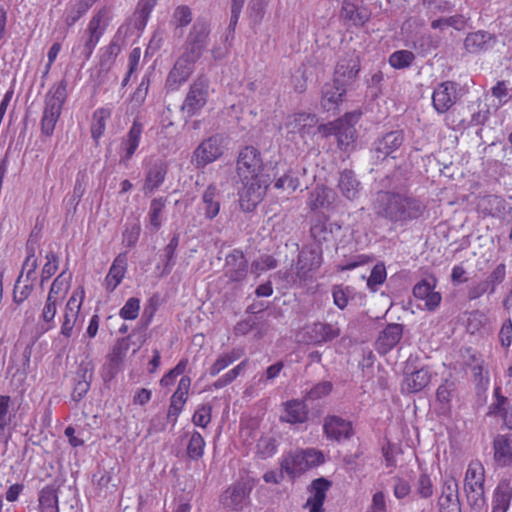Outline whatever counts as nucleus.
Instances as JSON below:
<instances>
[{
    "instance_id": "nucleus-1",
    "label": "nucleus",
    "mask_w": 512,
    "mask_h": 512,
    "mask_svg": "<svg viewBox=\"0 0 512 512\" xmlns=\"http://www.w3.org/2000/svg\"><path fill=\"white\" fill-rule=\"evenodd\" d=\"M425 211L423 203L411 196L387 192L381 200L378 214L393 223L418 219Z\"/></svg>"
},
{
    "instance_id": "nucleus-2",
    "label": "nucleus",
    "mask_w": 512,
    "mask_h": 512,
    "mask_svg": "<svg viewBox=\"0 0 512 512\" xmlns=\"http://www.w3.org/2000/svg\"><path fill=\"white\" fill-rule=\"evenodd\" d=\"M66 100L67 81L62 79L54 83L45 95L43 114L40 121L41 133L43 135L47 137L53 135Z\"/></svg>"
},
{
    "instance_id": "nucleus-3",
    "label": "nucleus",
    "mask_w": 512,
    "mask_h": 512,
    "mask_svg": "<svg viewBox=\"0 0 512 512\" xmlns=\"http://www.w3.org/2000/svg\"><path fill=\"white\" fill-rule=\"evenodd\" d=\"M84 299L85 289L81 285L73 290L62 310L61 316L59 318V334L66 340H69L76 331L82 328L85 319V315L81 311Z\"/></svg>"
},
{
    "instance_id": "nucleus-4",
    "label": "nucleus",
    "mask_w": 512,
    "mask_h": 512,
    "mask_svg": "<svg viewBox=\"0 0 512 512\" xmlns=\"http://www.w3.org/2000/svg\"><path fill=\"white\" fill-rule=\"evenodd\" d=\"M324 462V455L321 451L313 448L299 449L283 455L280 467L291 478H295L311 468L317 467Z\"/></svg>"
},
{
    "instance_id": "nucleus-5",
    "label": "nucleus",
    "mask_w": 512,
    "mask_h": 512,
    "mask_svg": "<svg viewBox=\"0 0 512 512\" xmlns=\"http://www.w3.org/2000/svg\"><path fill=\"white\" fill-rule=\"evenodd\" d=\"M485 469L479 460L468 464L464 477V491L472 509L480 510L485 504Z\"/></svg>"
},
{
    "instance_id": "nucleus-6",
    "label": "nucleus",
    "mask_w": 512,
    "mask_h": 512,
    "mask_svg": "<svg viewBox=\"0 0 512 512\" xmlns=\"http://www.w3.org/2000/svg\"><path fill=\"white\" fill-rule=\"evenodd\" d=\"M239 206L244 212H252L264 199L269 188L268 176L239 178Z\"/></svg>"
},
{
    "instance_id": "nucleus-7",
    "label": "nucleus",
    "mask_w": 512,
    "mask_h": 512,
    "mask_svg": "<svg viewBox=\"0 0 512 512\" xmlns=\"http://www.w3.org/2000/svg\"><path fill=\"white\" fill-rule=\"evenodd\" d=\"M209 79L204 76H198L189 86L188 92L181 105V112L188 118L200 114L206 106L209 98Z\"/></svg>"
},
{
    "instance_id": "nucleus-8",
    "label": "nucleus",
    "mask_w": 512,
    "mask_h": 512,
    "mask_svg": "<svg viewBox=\"0 0 512 512\" xmlns=\"http://www.w3.org/2000/svg\"><path fill=\"white\" fill-rule=\"evenodd\" d=\"M226 145V138L221 134H214L204 139L193 151L192 163L197 169L205 168L224 155Z\"/></svg>"
},
{
    "instance_id": "nucleus-9",
    "label": "nucleus",
    "mask_w": 512,
    "mask_h": 512,
    "mask_svg": "<svg viewBox=\"0 0 512 512\" xmlns=\"http://www.w3.org/2000/svg\"><path fill=\"white\" fill-rule=\"evenodd\" d=\"M265 164L261 152L252 145L242 147L236 158L238 178L264 176Z\"/></svg>"
},
{
    "instance_id": "nucleus-10",
    "label": "nucleus",
    "mask_w": 512,
    "mask_h": 512,
    "mask_svg": "<svg viewBox=\"0 0 512 512\" xmlns=\"http://www.w3.org/2000/svg\"><path fill=\"white\" fill-rule=\"evenodd\" d=\"M254 485L253 478L249 476L241 478L225 490L222 496L223 505L231 510L241 511L248 503Z\"/></svg>"
},
{
    "instance_id": "nucleus-11",
    "label": "nucleus",
    "mask_w": 512,
    "mask_h": 512,
    "mask_svg": "<svg viewBox=\"0 0 512 512\" xmlns=\"http://www.w3.org/2000/svg\"><path fill=\"white\" fill-rule=\"evenodd\" d=\"M362 116L360 110L347 112L337 119L336 139L337 146L342 151H348L356 141L357 131L355 125Z\"/></svg>"
},
{
    "instance_id": "nucleus-12",
    "label": "nucleus",
    "mask_w": 512,
    "mask_h": 512,
    "mask_svg": "<svg viewBox=\"0 0 512 512\" xmlns=\"http://www.w3.org/2000/svg\"><path fill=\"white\" fill-rule=\"evenodd\" d=\"M323 263V251L320 246L304 247L297 257L296 276L303 281L312 278Z\"/></svg>"
},
{
    "instance_id": "nucleus-13",
    "label": "nucleus",
    "mask_w": 512,
    "mask_h": 512,
    "mask_svg": "<svg viewBox=\"0 0 512 512\" xmlns=\"http://www.w3.org/2000/svg\"><path fill=\"white\" fill-rule=\"evenodd\" d=\"M144 131V125L139 117H136L127 133L121 139L118 154L119 162L127 164L137 151Z\"/></svg>"
},
{
    "instance_id": "nucleus-14",
    "label": "nucleus",
    "mask_w": 512,
    "mask_h": 512,
    "mask_svg": "<svg viewBox=\"0 0 512 512\" xmlns=\"http://www.w3.org/2000/svg\"><path fill=\"white\" fill-rule=\"evenodd\" d=\"M496 42L497 38L494 34L485 30H477L466 35L463 47L469 54H480L492 49Z\"/></svg>"
},
{
    "instance_id": "nucleus-15",
    "label": "nucleus",
    "mask_w": 512,
    "mask_h": 512,
    "mask_svg": "<svg viewBox=\"0 0 512 512\" xmlns=\"http://www.w3.org/2000/svg\"><path fill=\"white\" fill-rule=\"evenodd\" d=\"M456 84L452 81L440 83L432 93V105L438 113H446L456 102Z\"/></svg>"
},
{
    "instance_id": "nucleus-16",
    "label": "nucleus",
    "mask_w": 512,
    "mask_h": 512,
    "mask_svg": "<svg viewBox=\"0 0 512 512\" xmlns=\"http://www.w3.org/2000/svg\"><path fill=\"white\" fill-rule=\"evenodd\" d=\"M359 72L360 59L358 56L348 55L342 57L335 66L333 81L347 86L357 78Z\"/></svg>"
},
{
    "instance_id": "nucleus-17",
    "label": "nucleus",
    "mask_w": 512,
    "mask_h": 512,
    "mask_svg": "<svg viewBox=\"0 0 512 512\" xmlns=\"http://www.w3.org/2000/svg\"><path fill=\"white\" fill-rule=\"evenodd\" d=\"M190 386L191 378L189 376H182L176 391L171 396L167 418L174 424L177 422V419L182 413L183 408L188 400Z\"/></svg>"
},
{
    "instance_id": "nucleus-18",
    "label": "nucleus",
    "mask_w": 512,
    "mask_h": 512,
    "mask_svg": "<svg viewBox=\"0 0 512 512\" xmlns=\"http://www.w3.org/2000/svg\"><path fill=\"white\" fill-rule=\"evenodd\" d=\"M403 325L398 323L388 324L379 334L375 349L380 355L389 353L402 339Z\"/></svg>"
},
{
    "instance_id": "nucleus-19",
    "label": "nucleus",
    "mask_w": 512,
    "mask_h": 512,
    "mask_svg": "<svg viewBox=\"0 0 512 512\" xmlns=\"http://www.w3.org/2000/svg\"><path fill=\"white\" fill-rule=\"evenodd\" d=\"M433 373L429 366H423L412 372H405L402 390L408 393H418L424 390L432 381Z\"/></svg>"
},
{
    "instance_id": "nucleus-20",
    "label": "nucleus",
    "mask_w": 512,
    "mask_h": 512,
    "mask_svg": "<svg viewBox=\"0 0 512 512\" xmlns=\"http://www.w3.org/2000/svg\"><path fill=\"white\" fill-rule=\"evenodd\" d=\"M346 86L343 83H326L322 89L321 107L323 110L330 112H337L340 104L344 101L346 96Z\"/></svg>"
},
{
    "instance_id": "nucleus-21",
    "label": "nucleus",
    "mask_w": 512,
    "mask_h": 512,
    "mask_svg": "<svg viewBox=\"0 0 512 512\" xmlns=\"http://www.w3.org/2000/svg\"><path fill=\"white\" fill-rule=\"evenodd\" d=\"M324 433L331 440L341 441L353 435L352 422L339 416H327L323 425Z\"/></svg>"
},
{
    "instance_id": "nucleus-22",
    "label": "nucleus",
    "mask_w": 512,
    "mask_h": 512,
    "mask_svg": "<svg viewBox=\"0 0 512 512\" xmlns=\"http://www.w3.org/2000/svg\"><path fill=\"white\" fill-rule=\"evenodd\" d=\"M167 173L168 164L166 162L157 160L150 164L146 170L143 192L147 195L160 188L166 179Z\"/></svg>"
},
{
    "instance_id": "nucleus-23",
    "label": "nucleus",
    "mask_w": 512,
    "mask_h": 512,
    "mask_svg": "<svg viewBox=\"0 0 512 512\" xmlns=\"http://www.w3.org/2000/svg\"><path fill=\"white\" fill-rule=\"evenodd\" d=\"M199 209L207 220L215 219L220 213L221 195L215 184L208 185L204 190Z\"/></svg>"
},
{
    "instance_id": "nucleus-24",
    "label": "nucleus",
    "mask_w": 512,
    "mask_h": 512,
    "mask_svg": "<svg viewBox=\"0 0 512 512\" xmlns=\"http://www.w3.org/2000/svg\"><path fill=\"white\" fill-rule=\"evenodd\" d=\"M330 486L331 482L322 477L312 481L309 487L311 495L305 504L309 512H324L323 504Z\"/></svg>"
},
{
    "instance_id": "nucleus-25",
    "label": "nucleus",
    "mask_w": 512,
    "mask_h": 512,
    "mask_svg": "<svg viewBox=\"0 0 512 512\" xmlns=\"http://www.w3.org/2000/svg\"><path fill=\"white\" fill-rule=\"evenodd\" d=\"M336 200L335 192L324 184H317L309 193L307 206L311 211L329 209Z\"/></svg>"
},
{
    "instance_id": "nucleus-26",
    "label": "nucleus",
    "mask_w": 512,
    "mask_h": 512,
    "mask_svg": "<svg viewBox=\"0 0 512 512\" xmlns=\"http://www.w3.org/2000/svg\"><path fill=\"white\" fill-rule=\"evenodd\" d=\"M248 272V261L242 252L234 251L226 257L225 275L232 282L242 281Z\"/></svg>"
},
{
    "instance_id": "nucleus-27",
    "label": "nucleus",
    "mask_w": 512,
    "mask_h": 512,
    "mask_svg": "<svg viewBox=\"0 0 512 512\" xmlns=\"http://www.w3.org/2000/svg\"><path fill=\"white\" fill-rule=\"evenodd\" d=\"M308 413V407L304 401L293 399L283 404L280 420L290 424H301L307 421Z\"/></svg>"
},
{
    "instance_id": "nucleus-28",
    "label": "nucleus",
    "mask_w": 512,
    "mask_h": 512,
    "mask_svg": "<svg viewBox=\"0 0 512 512\" xmlns=\"http://www.w3.org/2000/svg\"><path fill=\"white\" fill-rule=\"evenodd\" d=\"M127 272V258L125 254L115 257L105 277L104 287L107 292H113L123 281Z\"/></svg>"
},
{
    "instance_id": "nucleus-29",
    "label": "nucleus",
    "mask_w": 512,
    "mask_h": 512,
    "mask_svg": "<svg viewBox=\"0 0 512 512\" xmlns=\"http://www.w3.org/2000/svg\"><path fill=\"white\" fill-rule=\"evenodd\" d=\"M130 349V340L128 337L120 338L113 345L112 349L107 355V369L109 370V377L113 378L119 371L128 351Z\"/></svg>"
},
{
    "instance_id": "nucleus-30",
    "label": "nucleus",
    "mask_w": 512,
    "mask_h": 512,
    "mask_svg": "<svg viewBox=\"0 0 512 512\" xmlns=\"http://www.w3.org/2000/svg\"><path fill=\"white\" fill-rule=\"evenodd\" d=\"M318 119L315 114L299 112L288 116L285 126L290 133H298L302 136L310 133V129L316 126Z\"/></svg>"
},
{
    "instance_id": "nucleus-31",
    "label": "nucleus",
    "mask_w": 512,
    "mask_h": 512,
    "mask_svg": "<svg viewBox=\"0 0 512 512\" xmlns=\"http://www.w3.org/2000/svg\"><path fill=\"white\" fill-rule=\"evenodd\" d=\"M195 63L180 56L175 62L173 68L168 74L167 84L172 88L176 89L183 83H185L190 75L193 73Z\"/></svg>"
},
{
    "instance_id": "nucleus-32",
    "label": "nucleus",
    "mask_w": 512,
    "mask_h": 512,
    "mask_svg": "<svg viewBox=\"0 0 512 512\" xmlns=\"http://www.w3.org/2000/svg\"><path fill=\"white\" fill-rule=\"evenodd\" d=\"M341 17L350 21L356 27H362L370 20L371 13L365 7H360L352 1L344 0L341 7Z\"/></svg>"
},
{
    "instance_id": "nucleus-33",
    "label": "nucleus",
    "mask_w": 512,
    "mask_h": 512,
    "mask_svg": "<svg viewBox=\"0 0 512 512\" xmlns=\"http://www.w3.org/2000/svg\"><path fill=\"white\" fill-rule=\"evenodd\" d=\"M494 459L505 467L512 464V434L498 435L493 442Z\"/></svg>"
},
{
    "instance_id": "nucleus-34",
    "label": "nucleus",
    "mask_w": 512,
    "mask_h": 512,
    "mask_svg": "<svg viewBox=\"0 0 512 512\" xmlns=\"http://www.w3.org/2000/svg\"><path fill=\"white\" fill-rule=\"evenodd\" d=\"M60 304V302L46 297L44 303L41 305L37 324L43 332H48L56 326L55 318Z\"/></svg>"
},
{
    "instance_id": "nucleus-35",
    "label": "nucleus",
    "mask_w": 512,
    "mask_h": 512,
    "mask_svg": "<svg viewBox=\"0 0 512 512\" xmlns=\"http://www.w3.org/2000/svg\"><path fill=\"white\" fill-rule=\"evenodd\" d=\"M337 186L342 196L348 200H355L360 194V182L357 180L352 170L344 169L340 172Z\"/></svg>"
},
{
    "instance_id": "nucleus-36",
    "label": "nucleus",
    "mask_w": 512,
    "mask_h": 512,
    "mask_svg": "<svg viewBox=\"0 0 512 512\" xmlns=\"http://www.w3.org/2000/svg\"><path fill=\"white\" fill-rule=\"evenodd\" d=\"M309 340L313 344H322L332 341L340 335V329L330 323H314L308 331Z\"/></svg>"
},
{
    "instance_id": "nucleus-37",
    "label": "nucleus",
    "mask_w": 512,
    "mask_h": 512,
    "mask_svg": "<svg viewBox=\"0 0 512 512\" xmlns=\"http://www.w3.org/2000/svg\"><path fill=\"white\" fill-rule=\"evenodd\" d=\"M512 500V486L509 480H502L496 486L492 498L491 512H507Z\"/></svg>"
},
{
    "instance_id": "nucleus-38",
    "label": "nucleus",
    "mask_w": 512,
    "mask_h": 512,
    "mask_svg": "<svg viewBox=\"0 0 512 512\" xmlns=\"http://www.w3.org/2000/svg\"><path fill=\"white\" fill-rule=\"evenodd\" d=\"M404 139L402 130L388 132L377 141L376 150L385 157L390 156L403 145Z\"/></svg>"
},
{
    "instance_id": "nucleus-39",
    "label": "nucleus",
    "mask_w": 512,
    "mask_h": 512,
    "mask_svg": "<svg viewBox=\"0 0 512 512\" xmlns=\"http://www.w3.org/2000/svg\"><path fill=\"white\" fill-rule=\"evenodd\" d=\"M39 512H59L58 487L47 484L38 495Z\"/></svg>"
},
{
    "instance_id": "nucleus-40",
    "label": "nucleus",
    "mask_w": 512,
    "mask_h": 512,
    "mask_svg": "<svg viewBox=\"0 0 512 512\" xmlns=\"http://www.w3.org/2000/svg\"><path fill=\"white\" fill-rule=\"evenodd\" d=\"M108 25V9L103 7L93 14L87 24L85 32L101 40L107 30Z\"/></svg>"
},
{
    "instance_id": "nucleus-41",
    "label": "nucleus",
    "mask_w": 512,
    "mask_h": 512,
    "mask_svg": "<svg viewBox=\"0 0 512 512\" xmlns=\"http://www.w3.org/2000/svg\"><path fill=\"white\" fill-rule=\"evenodd\" d=\"M100 39L84 32L79 41L72 47V54L83 61L90 60Z\"/></svg>"
},
{
    "instance_id": "nucleus-42",
    "label": "nucleus",
    "mask_w": 512,
    "mask_h": 512,
    "mask_svg": "<svg viewBox=\"0 0 512 512\" xmlns=\"http://www.w3.org/2000/svg\"><path fill=\"white\" fill-rule=\"evenodd\" d=\"M71 278L65 271L60 273L52 282L47 297L62 303L70 290Z\"/></svg>"
},
{
    "instance_id": "nucleus-43",
    "label": "nucleus",
    "mask_w": 512,
    "mask_h": 512,
    "mask_svg": "<svg viewBox=\"0 0 512 512\" xmlns=\"http://www.w3.org/2000/svg\"><path fill=\"white\" fill-rule=\"evenodd\" d=\"M112 115L111 109L100 107L93 112L91 123V136L98 144L100 138L104 135L106 130V122Z\"/></svg>"
},
{
    "instance_id": "nucleus-44",
    "label": "nucleus",
    "mask_w": 512,
    "mask_h": 512,
    "mask_svg": "<svg viewBox=\"0 0 512 512\" xmlns=\"http://www.w3.org/2000/svg\"><path fill=\"white\" fill-rule=\"evenodd\" d=\"M94 3L95 0H77L75 3L68 5L64 18L67 27L75 25Z\"/></svg>"
},
{
    "instance_id": "nucleus-45",
    "label": "nucleus",
    "mask_w": 512,
    "mask_h": 512,
    "mask_svg": "<svg viewBox=\"0 0 512 512\" xmlns=\"http://www.w3.org/2000/svg\"><path fill=\"white\" fill-rule=\"evenodd\" d=\"M244 354L240 348H234L230 352L220 354L209 368L210 376H217L235 361L239 360Z\"/></svg>"
},
{
    "instance_id": "nucleus-46",
    "label": "nucleus",
    "mask_w": 512,
    "mask_h": 512,
    "mask_svg": "<svg viewBox=\"0 0 512 512\" xmlns=\"http://www.w3.org/2000/svg\"><path fill=\"white\" fill-rule=\"evenodd\" d=\"M273 186L276 190L293 194L300 187L298 172L289 168L285 173L274 180Z\"/></svg>"
},
{
    "instance_id": "nucleus-47",
    "label": "nucleus",
    "mask_w": 512,
    "mask_h": 512,
    "mask_svg": "<svg viewBox=\"0 0 512 512\" xmlns=\"http://www.w3.org/2000/svg\"><path fill=\"white\" fill-rule=\"evenodd\" d=\"M430 26L434 30L443 31L448 27H452L457 31H462L467 26V19L465 16L457 14L449 17H441L432 20Z\"/></svg>"
},
{
    "instance_id": "nucleus-48",
    "label": "nucleus",
    "mask_w": 512,
    "mask_h": 512,
    "mask_svg": "<svg viewBox=\"0 0 512 512\" xmlns=\"http://www.w3.org/2000/svg\"><path fill=\"white\" fill-rule=\"evenodd\" d=\"M15 419V413L12 408L11 397L0 395V432L3 433L9 429Z\"/></svg>"
},
{
    "instance_id": "nucleus-49",
    "label": "nucleus",
    "mask_w": 512,
    "mask_h": 512,
    "mask_svg": "<svg viewBox=\"0 0 512 512\" xmlns=\"http://www.w3.org/2000/svg\"><path fill=\"white\" fill-rule=\"evenodd\" d=\"M210 33L209 23L205 21H196L192 26L187 41L206 48L207 38Z\"/></svg>"
},
{
    "instance_id": "nucleus-50",
    "label": "nucleus",
    "mask_w": 512,
    "mask_h": 512,
    "mask_svg": "<svg viewBox=\"0 0 512 512\" xmlns=\"http://www.w3.org/2000/svg\"><path fill=\"white\" fill-rule=\"evenodd\" d=\"M206 443L200 432L194 430L191 433L188 445L187 455L190 459L199 460L204 454Z\"/></svg>"
},
{
    "instance_id": "nucleus-51",
    "label": "nucleus",
    "mask_w": 512,
    "mask_h": 512,
    "mask_svg": "<svg viewBox=\"0 0 512 512\" xmlns=\"http://www.w3.org/2000/svg\"><path fill=\"white\" fill-rule=\"evenodd\" d=\"M415 60V55L409 50H397L388 59L389 65L397 70L408 68Z\"/></svg>"
},
{
    "instance_id": "nucleus-52",
    "label": "nucleus",
    "mask_w": 512,
    "mask_h": 512,
    "mask_svg": "<svg viewBox=\"0 0 512 512\" xmlns=\"http://www.w3.org/2000/svg\"><path fill=\"white\" fill-rule=\"evenodd\" d=\"M166 203L167 200L164 197L154 198L150 203L148 213L149 222L151 226L156 230H158L162 225L161 215L164 208L166 207Z\"/></svg>"
},
{
    "instance_id": "nucleus-53",
    "label": "nucleus",
    "mask_w": 512,
    "mask_h": 512,
    "mask_svg": "<svg viewBox=\"0 0 512 512\" xmlns=\"http://www.w3.org/2000/svg\"><path fill=\"white\" fill-rule=\"evenodd\" d=\"M33 282L34 280L22 278V275L18 277L13 290V300L16 303H22L30 296L34 288Z\"/></svg>"
},
{
    "instance_id": "nucleus-54",
    "label": "nucleus",
    "mask_w": 512,
    "mask_h": 512,
    "mask_svg": "<svg viewBox=\"0 0 512 512\" xmlns=\"http://www.w3.org/2000/svg\"><path fill=\"white\" fill-rule=\"evenodd\" d=\"M507 268L505 263H499L489 273L488 277L484 280L490 289V294L496 292L497 287L502 284L506 278Z\"/></svg>"
},
{
    "instance_id": "nucleus-55",
    "label": "nucleus",
    "mask_w": 512,
    "mask_h": 512,
    "mask_svg": "<svg viewBox=\"0 0 512 512\" xmlns=\"http://www.w3.org/2000/svg\"><path fill=\"white\" fill-rule=\"evenodd\" d=\"M211 420L212 406L210 404L199 405L192 415V423L201 428H206Z\"/></svg>"
},
{
    "instance_id": "nucleus-56",
    "label": "nucleus",
    "mask_w": 512,
    "mask_h": 512,
    "mask_svg": "<svg viewBox=\"0 0 512 512\" xmlns=\"http://www.w3.org/2000/svg\"><path fill=\"white\" fill-rule=\"evenodd\" d=\"M140 312V299L130 297L119 311V316L123 320H135Z\"/></svg>"
},
{
    "instance_id": "nucleus-57",
    "label": "nucleus",
    "mask_w": 512,
    "mask_h": 512,
    "mask_svg": "<svg viewBox=\"0 0 512 512\" xmlns=\"http://www.w3.org/2000/svg\"><path fill=\"white\" fill-rule=\"evenodd\" d=\"M439 498H459L458 481L452 474L444 476Z\"/></svg>"
},
{
    "instance_id": "nucleus-58",
    "label": "nucleus",
    "mask_w": 512,
    "mask_h": 512,
    "mask_svg": "<svg viewBox=\"0 0 512 512\" xmlns=\"http://www.w3.org/2000/svg\"><path fill=\"white\" fill-rule=\"evenodd\" d=\"M326 219H316L310 227V235L319 245L327 241L330 231L328 230Z\"/></svg>"
},
{
    "instance_id": "nucleus-59",
    "label": "nucleus",
    "mask_w": 512,
    "mask_h": 512,
    "mask_svg": "<svg viewBox=\"0 0 512 512\" xmlns=\"http://www.w3.org/2000/svg\"><path fill=\"white\" fill-rule=\"evenodd\" d=\"M350 294L351 290L348 286L340 284L332 287L333 302L340 310H344L348 306Z\"/></svg>"
},
{
    "instance_id": "nucleus-60",
    "label": "nucleus",
    "mask_w": 512,
    "mask_h": 512,
    "mask_svg": "<svg viewBox=\"0 0 512 512\" xmlns=\"http://www.w3.org/2000/svg\"><path fill=\"white\" fill-rule=\"evenodd\" d=\"M387 277L386 267L383 262H378L371 270L367 280V286L375 290V287L382 285Z\"/></svg>"
},
{
    "instance_id": "nucleus-61",
    "label": "nucleus",
    "mask_w": 512,
    "mask_h": 512,
    "mask_svg": "<svg viewBox=\"0 0 512 512\" xmlns=\"http://www.w3.org/2000/svg\"><path fill=\"white\" fill-rule=\"evenodd\" d=\"M416 490L417 494L424 499L430 498L433 495L434 486L428 474L422 473L419 475Z\"/></svg>"
},
{
    "instance_id": "nucleus-62",
    "label": "nucleus",
    "mask_w": 512,
    "mask_h": 512,
    "mask_svg": "<svg viewBox=\"0 0 512 512\" xmlns=\"http://www.w3.org/2000/svg\"><path fill=\"white\" fill-rule=\"evenodd\" d=\"M150 86V79L147 76H144L130 98V102L135 107H140L145 102L146 96L148 94Z\"/></svg>"
},
{
    "instance_id": "nucleus-63",
    "label": "nucleus",
    "mask_w": 512,
    "mask_h": 512,
    "mask_svg": "<svg viewBox=\"0 0 512 512\" xmlns=\"http://www.w3.org/2000/svg\"><path fill=\"white\" fill-rule=\"evenodd\" d=\"M486 293L490 294V289L484 280L473 282L466 287V298L469 301L477 300Z\"/></svg>"
},
{
    "instance_id": "nucleus-64",
    "label": "nucleus",
    "mask_w": 512,
    "mask_h": 512,
    "mask_svg": "<svg viewBox=\"0 0 512 512\" xmlns=\"http://www.w3.org/2000/svg\"><path fill=\"white\" fill-rule=\"evenodd\" d=\"M192 21L191 9L186 5L176 7L173 13V23L176 27H185Z\"/></svg>"
}]
</instances>
